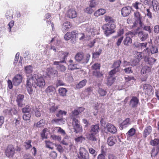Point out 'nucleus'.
<instances>
[{
	"instance_id": "obj_1",
	"label": "nucleus",
	"mask_w": 159,
	"mask_h": 159,
	"mask_svg": "<svg viewBox=\"0 0 159 159\" xmlns=\"http://www.w3.org/2000/svg\"><path fill=\"white\" fill-rule=\"evenodd\" d=\"M116 26L115 23H107L102 26L104 34L107 37L115 32Z\"/></svg>"
},
{
	"instance_id": "obj_2",
	"label": "nucleus",
	"mask_w": 159,
	"mask_h": 159,
	"mask_svg": "<svg viewBox=\"0 0 159 159\" xmlns=\"http://www.w3.org/2000/svg\"><path fill=\"white\" fill-rule=\"evenodd\" d=\"M99 130L98 125H93L90 127V133L89 134V140L93 141H96L97 139L96 135L98 134Z\"/></svg>"
},
{
	"instance_id": "obj_3",
	"label": "nucleus",
	"mask_w": 159,
	"mask_h": 159,
	"mask_svg": "<svg viewBox=\"0 0 159 159\" xmlns=\"http://www.w3.org/2000/svg\"><path fill=\"white\" fill-rule=\"evenodd\" d=\"M20 147L17 146V148H16L13 145L9 144L8 145L5 149V155L8 157L12 158L15 154L16 151H20Z\"/></svg>"
},
{
	"instance_id": "obj_4",
	"label": "nucleus",
	"mask_w": 159,
	"mask_h": 159,
	"mask_svg": "<svg viewBox=\"0 0 159 159\" xmlns=\"http://www.w3.org/2000/svg\"><path fill=\"white\" fill-rule=\"evenodd\" d=\"M35 76H32L31 77L28 78L26 82V88L29 93L32 94L33 93V90L32 86L35 84L34 81H35Z\"/></svg>"
},
{
	"instance_id": "obj_5",
	"label": "nucleus",
	"mask_w": 159,
	"mask_h": 159,
	"mask_svg": "<svg viewBox=\"0 0 159 159\" xmlns=\"http://www.w3.org/2000/svg\"><path fill=\"white\" fill-rule=\"evenodd\" d=\"M79 159H89V155L88 152L84 148H80L78 154Z\"/></svg>"
},
{
	"instance_id": "obj_6",
	"label": "nucleus",
	"mask_w": 159,
	"mask_h": 159,
	"mask_svg": "<svg viewBox=\"0 0 159 159\" xmlns=\"http://www.w3.org/2000/svg\"><path fill=\"white\" fill-rule=\"evenodd\" d=\"M143 90L145 93L149 96L153 95L154 90L153 87L148 84H145L143 85Z\"/></svg>"
},
{
	"instance_id": "obj_7",
	"label": "nucleus",
	"mask_w": 159,
	"mask_h": 159,
	"mask_svg": "<svg viewBox=\"0 0 159 159\" xmlns=\"http://www.w3.org/2000/svg\"><path fill=\"white\" fill-rule=\"evenodd\" d=\"M34 83L35 84H34V87L35 88L37 86L41 88H43L45 85V80L42 77H38L37 78L35 77Z\"/></svg>"
},
{
	"instance_id": "obj_8",
	"label": "nucleus",
	"mask_w": 159,
	"mask_h": 159,
	"mask_svg": "<svg viewBox=\"0 0 159 159\" xmlns=\"http://www.w3.org/2000/svg\"><path fill=\"white\" fill-rule=\"evenodd\" d=\"M79 35L76 31H73L71 32H67L64 35V38L66 40H68L71 38L73 39H75L76 38L78 37Z\"/></svg>"
},
{
	"instance_id": "obj_9",
	"label": "nucleus",
	"mask_w": 159,
	"mask_h": 159,
	"mask_svg": "<svg viewBox=\"0 0 159 159\" xmlns=\"http://www.w3.org/2000/svg\"><path fill=\"white\" fill-rule=\"evenodd\" d=\"M72 125L76 133L81 132L82 131V127H81L79 121L78 120H72Z\"/></svg>"
},
{
	"instance_id": "obj_10",
	"label": "nucleus",
	"mask_w": 159,
	"mask_h": 159,
	"mask_svg": "<svg viewBox=\"0 0 159 159\" xmlns=\"http://www.w3.org/2000/svg\"><path fill=\"white\" fill-rule=\"evenodd\" d=\"M23 77L21 75L18 74L16 75L13 78L12 82L15 86L19 85L22 82Z\"/></svg>"
},
{
	"instance_id": "obj_11",
	"label": "nucleus",
	"mask_w": 159,
	"mask_h": 159,
	"mask_svg": "<svg viewBox=\"0 0 159 159\" xmlns=\"http://www.w3.org/2000/svg\"><path fill=\"white\" fill-rule=\"evenodd\" d=\"M66 16L69 18L73 19L77 17V13L73 9H70L67 11Z\"/></svg>"
},
{
	"instance_id": "obj_12",
	"label": "nucleus",
	"mask_w": 159,
	"mask_h": 159,
	"mask_svg": "<svg viewBox=\"0 0 159 159\" xmlns=\"http://www.w3.org/2000/svg\"><path fill=\"white\" fill-rule=\"evenodd\" d=\"M131 8L129 6H127L123 7L121 10V15L124 17L128 16L130 13Z\"/></svg>"
},
{
	"instance_id": "obj_13",
	"label": "nucleus",
	"mask_w": 159,
	"mask_h": 159,
	"mask_svg": "<svg viewBox=\"0 0 159 159\" xmlns=\"http://www.w3.org/2000/svg\"><path fill=\"white\" fill-rule=\"evenodd\" d=\"M85 109L83 107H80L77 109L75 110L72 111L71 113L70 114V116L72 117L76 116H78L80 113H81L83 112Z\"/></svg>"
},
{
	"instance_id": "obj_14",
	"label": "nucleus",
	"mask_w": 159,
	"mask_h": 159,
	"mask_svg": "<svg viewBox=\"0 0 159 159\" xmlns=\"http://www.w3.org/2000/svg\"><path fill=\"white\" fill-rule=\"evenodd\" d=\"M120 129L122 130L129 125V120H120L118 121Z\"/></svg>"
},
{
	"instance_id": "obj_15",
	"label": "nucleus",
	"mask_w": 159,
	"mask_h": 159,
	"mask_svg": "<svg viewBox=\"0 0 159 159\" xmlns=\"http://www.w3.org/2000/svg\"><path fill=\"white\" fill-rule=\"evenodd\" d=\"M139 102V100L137 98L133 96L130 101V105L132 107L136 108Z\"/></svg>"
},
{
	"instance_id": "obj_16",
	"label": "nucleus",
	"mask_w": 159,
	"mask_h": 159,
	"mask_svg": "<svg viewBox=\"0 0 159 159\" xmlns=\"http://www.w3.org/2000/svg\"><path fill=\"white\" fill-rule=\"evenodd\" d=\"M68 54L69 53L66 52L61 51L59 52V58L61 61L59 62H64Z\"/></svg>"
},
{
	"instance_id": "obj_17",
	"label": "nucleus",
	"mask_w": 159,
	"mask_h": 159,
	"mask_svg": "<svg viewBox=\"0 0 159 159\" xmlns=\"http://www.w3.org/2000/svg\"><path fill=\"white\" fill-rule=\"evenodd\" d=\"M151 68L147 66H144L141 70V73L142 74L148 75L151 73Z\"/></svg>"
},
{
	"instance_id": "obj_18",
	"label": "nucleus",
	"mask_w": 159,
	"mask_h": 159,
	"mask_svg": "<svg viewBox=\"0 0 159 159\" xmlns=\"http://www.w3.org/2000/svg\"><path fill=\"white\" fill-rule=\"evenodd\" d=\"M107 131L112 134H115L117 131L116 128L111 124H108L107 125Z\"/></svg>"
},
{
	"instance_id": "obj_19",
	"label": "nucleus",
	"mask_w": 159,
	"mask_h": 159,
	"mask_svg": "<svg viewBox=\"0 0 159 159\" xmlns=\"http://www.w3.org/2000/svg\"><path fill=\"white\" fill-rule=\"evenodd\" d=\"M24 98L23 95H18L16 98V101L17 103L18 106L19 107H22L23 106V101Z\"/></svg>"
},
{
	"instance_id": "obj_20",
	"label": "nucleus",
	"mask_w": 159,
	"mask_h": 159,
	"mask_svg": "<svg viewBox=\"0 0 159 159\" xmlns=\"http://www.w3.org/2000/svg\"><path fill=\"white\" fill-rule=\"evenodd\" d=\"M117 141L116 137L114 136L109 137L107 140L108 145L110 146H113Z\"/></svg>"
},
{
	"instance_id": "obj_21",
	"label": "nucleus",
	"mask_w": 159,
	"mask_h": 159,
	"mask_svg": "<svg viewBox=\"0 0 159 159\" xmlns=\"http://www.w3.org/2000/svg\"><path fill=\"white\" fill-rule=\"evenodd\" d=\"M134 16L136 21L139 22V25H141L142 23V17L141 14L138 11H136L134 12Z\"/></svg>"
},
{
	"instance_id": "obj_22",
	"label": "nucleus",
	"mask_w": 159,
	"mask_h": 159,
	"mask_svg": "<svg viewBox=\"0 0 159 159\" xmlns=\"http://www.w3.org/2000/svg\"><path fill=\"white\" fill-rule=\"evenodd\" d=\"M61 62L54 61L53 63V65H57V68L61 71H64L66 70V67L63 65L61 64L62 63Z\"/></svg>"
},
{
	"instance_id": "obj_23",
	"label": "nucleus",
	"mask_w": 159,
	"mask_h": 159,
	"mask_svg": "<svg viewBox=\"0 0 159 159\" xmlns=\"http://www.w3.org/2000/svg\"><path fill=\"white\" fill-rule=\"evenodd\" d=\"M152 131V128L150 126L146 127L143 132V135L144 138H146L149 135Z\"/></svg>"
},
{
	"instance_id": "obj_24",
	"label": "nucleus",
	"mask_w": 159,
	"mask_h": 159,
	"mask_svg": "<svg viewBox=\"0 0 159 159\" xmlns=\"http://www.w3.org/2000/svg\"><path fill=\"white\" fill-rule=\"evenodd\" d=\"M138 36L141 41L145 40L148 37V34L143 31L140 32L138 33Z\"/></svg>"
},
{
	"instance_id": "obj_25",
	"label": "nucleus",
	"mask_w": 159,
	"mask_h": 159,
	"mask_svg": "<svg viewBox=\"0 0 159 159\" xmlns=\"http://www.w3.org/2000/svg\"><path fill=\"white\" fill-rule=\"evenodd\" d=\"M152 5L153 7V10L155 12L159 11V4L156 0H152Z\"/></svg>"
},
{
	"instance_id": "obj_26",
	"label": "nucleus",
	"mask_w": 159,
	"mask_h": 159,
	"mask_svg": "<svg viewBox=\"0 0 159 159\" xmlns=\"http://www.w3.org/2000/svg\"><path fill=\"white\" fill-rule=\"evenodd\" d=\"M106 13V10L103 9H99L96 11L94 13V15L96 17L102 15Z\"/></svg>"
},
{
	"instance_id": "obj_27",
	"label": "nucleus",
	"mask_w": 159,
	"mask_h": 159,
	"mask_svg": "<svg viewBox=\"0 0 159 159\" xmlns=\"http://www.w3.org/2000/svg\"><path fill=\"white\" fill-rule=\"evenodd\" d=\"M55 89V88L53 86L50 85L46 89L45 92L48 95H52Z\"/></svg>"
},
{
	"instance_id": "obj_28",
	"label": "nucleus",
	"mask_w": 159,
	"mask_h": 159,
	"mask_svg": "<svg viewBox=\"0 0 159 159\" xmlns=\"http://www.w3.org/2000/svg\"><path fill=\"white\" fill-rule=\"evenodd\" d=\"M150 143L152 146H155L158 145L157 149L159 151V139H155L153 140L152 139Z\"/></svg>"
},
{
	"instance_id": "obj_29",
	"label": "nucleus",
	"mask_w": 159,
	"mask_h": 159,
	"mask_svg": "<svg viewBox=\"0 0 159 159\" xmlns=\"http://www.w3.org/2000/svg\"><path fill=\"white\" fill-rule=\"evenodd\" d=\"M67 114V112L65 111L60 110L56 114V116L60 118L59 119H62V117L63 116H66Z\"/></svg>"
},
{
	"instance_id": "obj_30",
	"label": "nucleus",
	"mask_w": 159,
	"mask_h": 159,
	"mask_svg": "<svg viewBox=\"0 0 159 159\" xmlns=\"http://www.w3.org/2000/svg\"><path fill=\"white\" fill-rule=\"evenodd\" d=\"M84 57L83 53H78L75 56V59L77 61H80L84 59Z\"/></svg>"
},
{
	"instance_id": "obj_31",
	"label": "nucleus",
	"mask_w": 159,
	"mask_h": 159,
	"mask_svg": "<svg viewBox=\"0 0 159 159\" xmlns=\"http://www.w3.org/2000/svg\"><path fill=\"white\" fill-rule=\"evenodd\" d=\"M93 75L97 77L102 80L103 78V74L102 72L94 71L93 72Z\"/></svg>"
},
{
	"instance_id": "obj_32",
	"label": "nucleus",
	"mask_w": 159,
	"mask_h": 159,
	"mask_svg": "<svg viewBox=\"0 0 159 159\" xmlns=\"http://www.w3.org/2000/svg\"><path fill=\"white\" fill-rule=\"evenodd\" d=\"M121 63V61L120 60L116 61H114L112 65V67L113 68L117 69L118 70H120L119 67Z\"/></svg>"
},
{
	"instance_id": "obj_33",
	"label": "nucleus",
	"mask_w": 159,
	"mask_h": 159,
	"mask_svg": "<svg viewBox=\"0 0 159 159\" xmlns=\"http://www.w3.org/2000/svg\"><path fill=\"white\" fill-rule=\"evenodd\" d=\"M58 91L60 96L62 97L66 96V93L67 91L66 88L63 87L60 88Z\"/></svg>"
},
{
	"instance_id": "obj_34",
	"label": "nucleus",
	"mask_w": 159,
	"mask_h": 159,
	"mask_svg": "<svg viewBox=\"0 0 159 159\" xmlns=\"http://www.w3.org/2000/svg\"><path fill=\"white\" fill-rule=\"evenodd\" d=\"M132 43V39L129 36H126L123 41V43L125 45L129 46Z\"/></svg>"
},
{
	"instance_id": "obj_35",
	"label": "nucleus",
	"mask_w": 159,
	"mask_h": 159,
	"mask_svg": "<svg viewBox=\"0 0 159 159\" xmlns=\"http://www.w3.org/2000/svg\"><path fill=\"white\" fill-rule=\"evenodd\" d=\"M31 140H29L24 143V146L26 150L32 148V146L31 144Z\"/></svg>"
},
{
	"instance_id": "obj_36",
	"label": "nucleus",
	"mask_w": 159,
	"mask_h": 159,
	"mask_svg": "<svg viewBox=\"0 0 159 159\" xmlns=\"http://www.w3.org/2000/svg\"><path fill=\"white\" fill-rule=\"evenodd\" d=\"M87 82V80H84L79 82L76 86L77 89H80L84 86Z\"/></svg>"
},
{
	"instance_id": "obj_37",
	"label": "nucleus",
	"mask_w": 159,
	"mask_h": 159,
	"mask_svg": "<svg viewBox=\"0 0 159 159\" xmlns=\"http://www.w3.org/2000/svg\"><path fill=\"white\" fill-rule=\"evenodd\" d=\"M104 20L106 22H108V23H114L115 20L110 16H105Z\"/></svg>"
},
{
	"instance_id": "obj_38",
	"label": "nucleus",
	"mask_w": 159,
	"mask_h": 159,
	"mask_svg": "<svg viewBox=\"0 0 159 159\" xmlns=\"http://www.w3.org/2000/svg\"><path fill=\"white\" fill-rule=\"evenodd\" d=\"M147 61L148 64L150 65H153L155 62L156 60L153 57H148L147 58ZM146 59H145V61H146Z\"/></svg>"
},
{
	"instance_id": "obj_39",
	"label": "nucleus",
	"mask_w": 159,
	"mask_h": 159,
	"mask_svg": "<svg viewBox=\"0 0 159 159\" xmlns=\"http://www.w3.org/2000/svg\"><path fill=\"white\" fill-rule=\"evenodd\" d=\"M115 80V78L110 76L108 78L107 81V85L108 86H111L114 82Z\"/></svg>"
},
{
	"instance_id": "obj_40",
	"label": "nucleus",
	"mask_w": 159,
	"mask_h": 159,
	"mask_svg": "<svg viewBox=\"0 0 159 159\" xmlns=\"http://www.w3.org/2000/svg\"><path fill=\"white\" fill-rule=\"evenodd\" d=\"M31 110V108L30 105H27L22 108V111L23 113H29L30 112Z\"/></svg>"
},
{
	"instance_id": "obj_41",
	"label": "nucleus",
	"mask_w": 159,
	"mask_h": 159,
	"mask_svg": "<svg viewBox=\"0 0 159 159\" xmlns=\"http://www.w3.org/2000/svg\"><path fill=\"white\" fill-rule=\"evenodd\" d=\"M46 147L51 149H53V143L49 141H45Z\"/></svg>"
},
{
	"instance_id": "obj_42",
	"label": "nucleus",
	"mask_w": 159,
	"mask_h": 159,
	"mask_svg": "<svg viewBox=\"0 0 159 159\" xmlns=\"http://www.w3.org/2000/svg\"><path fill=\"white\" fill-rule=\"evenodd\" d=\"M72 25L70 22L68 21H66L63 24V28L65 30L69 29L71 27Z\"/></svg>"
},
{
	"instance_id": "obj_43",
	"label": "nucleus",
	"mask_w": 159,
	"mask_h": 159,
	"mask_svg": "<svg viewBox=\"0 0 159 159\" xmlns=\"http://www.w3.org/2000/svg\"><path fill=\"white\" fill-rule=\"evenodd\" d=\"M135 133V130L134 128L130 129L128 131L127 134L129 137L132 136L134 135Z\"/></svg>"
},
{
	"instance_id": "obj_44",
	"label": "nucleus",
	"mask_w": 159,
	"mask_h": 159,
	"mask_svg": "<svg viewBox=\"0 0 159 159\" xmlns=\"http://www.w3.org/2000/svg\"><path fill=\"white\" fill-rule=\"evenodd\" d=\"M98 93L102 96H105L107 94V92L101 88H99L98 90Z\"/></svg>"
},
{
	"instance_id": "obj_45",
	"label": "nucleus",
	"mask_w": 159,
	"mask_h": 159,
	"mask_svg": "<svg viewBox=\"0 0 159 159\" xmlns=\"http://www.w3.org/2000/svg\"><path fill=\"white\" fill-rule=\"evenodd\" d=\"M85 138L82 136H80L75 139V140L76 143H81L82 142L83 140H84Z\"/></svg>"
},
{
	"instance_id": "obj_46",
	"label": "nucleus",
	"mask_w": 159,
	"mask_h": 159,
	"mask_svg": "<svg viewBox=\"0 0 159 159\" xmlns=\"http://www.w3.org/2000/svg\"><path fill=\"white\" fill-rule=\"evenodd\" d=\"M141 4V3L139 2H136L132 4V7L136 10H137L139 9V6Z\"/></svg>"
},
{
	"instance_id": "obj_47",
	"label": "nucleus",
	"mask_w": 159,
	"mask_h": 159,
	"mask_svg": "<svg viewBox=\"0 0 159 159\" xmlns=\"http://www.w3.org/2000/svg\"><path fill=\"white\" fill-rule=\"evenodd\" d=\"M120 70H118L117 69L114 68L113 70L109 72L108 74L110 76L112 77L116 73L119 72Z\"/></svg>"
},
{
	"instance_id": "obj_48",
	"label": "nucleus",
	"mask_w": 159,
	"mask_h": 159,
	"mask_svg": "<svg viewBox=\"0 0 159 159\" xmlns=\"http://www.w3.org/2000/svg\"><path fill=\"white\" fill-rule=\"evenodd\" d=\"M100 64L98 63H95L92 66V69L93 70H99L100 68Z\"/></svg>"
},
{
	"instance_id": "obj_49",
	"label": "nucleus",
	"mask_w": 159,
	"mask_h": 159,
	"mask_svg": "<svg viewBox=\"0 0 159 159\" xmlns=\"http://www.w3.org/2000/svg\"><path fill=\"white\" fill-rule=\"evenodd\" d=\"M68 68L69 69L71 70L78 69L77 67V64H69L68 66Z\"/></svg>"
},
{
	"instance_id": "obj_50",
	"label": "nucleus",
	"mask_w": 159,
	"mask_h": 159,
	"mask_svg": "<svg viewBox=\"0 0 159 159\" xmlns=\"http://www.w3.org/2000/svg\"><path fill=\"white\" fill-rule=\"evenodd\" d=\"M143 56V53L142 52H137L136 53V57L137 59H142Z\"/></svg>"
},
{
	"instance_id": "obj_51",
	"label": "nucleus",
	"mask_w": 159,
	"mask_h": 159,
	"mask_svg": "<svg viewBox=\"0 0 159 159\" xmlns=\"http://www.w3.org/2000/svg\"><path fill=\"white\" fill-rule=\"evenodd\" d=\"M58 108V106H53L51 107L49 109V111L50 113H54L55 112Z\"/></svg>"
},
{
	"instance_id": "obj_52",
	"label": "nucleus",
	"mask_w": 159,
	"mask_h": 159,
	"mask_svg": "<svg viewBox=\"0 0 159 159\" xmlns=\"http://www.w3.org/2000/svg\"><path fill=\"white\" fill-rule=\"evenodd\" d=\"M85 11L87 13L91 14L93 12V10L92 9V7L89 6L85 8Z\"/></svg>"
},
{
	"instance_id": "obj_53",
	"label": "nucleus",
	"mask_w": 159,
	"mask_h": 159,
	"mask_svg": "<svg viewBox=\"0 0 159 159\" xmlns=\"http://www.w3.org/2000/svg\"><path fill=\"white\" fill-rule=\"evenodd\" d=\"M25 72L29 74L32 72V69L31 66H27L25 68Z\"/></svg>"
},
{
	"instance_id": "obj_54",
	"label": "nucleus",
	"mask_w": 159,
	"mask_h": 159,
	"mask_svg": "<svg viewBox=\"0 0 159 159\" xmlns=\"http://www.w3.org/2000/svg\"><path fill=\"white\" fill-rule=\"evenodd\" d=\"M44 125V123H43L42 120H40L39 122L37 123L36 126L37 127L41 128L43 127Z\"/></svg>"
},
{
	"instance_id": "obj_55",
	"label": "nucleus",
	"mask_w": 159,
	"mask_h": 159,
	"mask_svg": "<svg viewBox=\"0 0 159 159\" xmlns=\"http://www.w3.org/2000/svg\"><path fill=\"white\" fill-rule=\"evenodd\" d=\"M46 132V129H44L42 131L41 134V136L42 139H47V136H45V133Z\"/></svg>"
},
{
	"instance_id": "obj_56",
	"label": "nucleus",
	"mask_w": 159,
	"mask_h": 159,
	"mask_svg": "<svg viewBox=\"0 0 159 159\" xmlns=\"http://www.w3.org/2000/svg\"><path fill=\"white\" fill-rule=\"evenodd\" d=\"M125 79L126 82H128L131 80H134L135 79L134 76H128L125 77Z\"/></svg>"
},
{
	"instance_id": "obj_57",
	"label": "nucleus",
	"mask_w": 159,
	"mask_h": 159,
	"mask_svg": "<svg viewBox=\"0 0 159 159\" xmlns=\"http://www.w3.org/2000/svg\"><path fill=\"white\" fill-rule=\"evenodd\" d=\"M49 156L50 157L53 159L55 158L57 156V153L54 151L52 152L50 154Z\"/></svg>"
},
{
	"instance_id": "obj_58",
	"label": "nucleus",
	"mask_w": 159,
	"mask_h": 159,
	"mask_svg": "<svg viewBox=\"0 0 159 159\" xmlns=\"http://www.w3.org/2000/svg\"><path fill=\"white\" fill-rule=\"evenodd\" d=\"M56 86L57 87L63 86L65 85V84L62 81L60 80H58L56 83Z\"/></svg>"
},
{
	"instance_id": "obj_59",
	"label": "nucleus",
	"mask_w": 159,
	"mask_h": 159,
	"mask_svg": "<svg viewBox=\"0 0 159 159\" xmlns=\"http://www.w3.org/2000/svg\"><path fill=\"white\" fill-rule=\"evenodd\" d=\"M123 37L122 36L118 39L116 43V44L118 46H119L120 45V44L123 40Z\"/></svg>"
},
{
	"instance_id": "obj_60",
	"label": "nucleus",
	"mask_w": 159,
	"mask_h": 159,
	"mask_svg": "<svg viewBox=\"0 0 159 159\" xmlns=\"http://www.w3.org/2000/svg\"><path fill=\"white\" fill-rule=\"evenodd\" d=\"M31 116V115L30 113L25 114L23 116V119H30Z\"/></svg>"
},
{
	"instance_id": "obj_61",
	"label": "nucleus",
	"mask_w": 159,
	"mask_h": 159,
	"mask_svg": "<svg viewBox=\"0 0 159 159\" xmlns=\"http://www.w3.org/2000/svg\"><path fill=\"white\" fill-rule=\"evenodd\" d=\"M93 28L91 25H89L86 28V31L88 32H93Z\"/></svg>"
},
{
	"instance_id": "obj_62",
	"label": "nucleus",
	"mask_w": 159,
	"mask_h": 159,
	"mask_svg": "<svg viewBox=\"0 0 159 159\" xmlns=\"http://www.w3.org/2000/svg\"><path fill=\"white\" fill-rule=\"evenodd\" d=\"M147 13H146L147 16L150 18H151L152 17V13L150 12L149 9H147L146 10Z\"/></svg>"
},
{
	"instance_id": "obj_63",
	"label": "nucleus",
	"mask_w": 159,
	"mask_h": 159,
	"mask_svg": "<svg viewBox=\"0 0 159 159\" xmlns=\"http://www.w3.org/2000/svg\"><path fill=\"white\" fill-rule=\"evenodd\" d=\"M10 11H8L7 12L6 15V18L8 20H11L12 18L13 15L12 14H11L9 15Z\"/></svg>"
},
{
	"instance_id": "obj_64",
	"label": "nucleus",
	"mask_w": 159,
	"mask_h": 159,
	"mask_svg": "<svg viewBox=\"0 0 159 159\" xmlns=\"http://www.w3.org/2000/svg\"><path fill=\"white\" fill-rule=\"evenodd\" d=\"M124 70L125 71V73L128 74H129L133 72V71L131 69V67H128L125 68L124 69Z\"/></svg>"
}]
</instances>
